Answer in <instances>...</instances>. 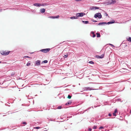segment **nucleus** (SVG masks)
Returning a JSON list of instances; mask_svg holds the SVG:
<instances>
[{"instance_id": "1", "label": "nucleus", "mask_w": 131, "mask_h": 131, "mask_svg": "<svg viewBox=\"0 0 131 131\" xmlns=\"http://www.w3.org/2000/svg\"><path fill=\"white\" fill-rule=\"evenodd\" d=\"M102 15L100 13H96L94 15V17L96 18H102Z\"/></svg>"}, {"instance_id": "2", "label": "nucleus", "mask_w": 131, "mask_h": 131, "mask_svg": "<svg viewBox=\"0 0 131 131\" xmlns=\"http://www.w3.org/2000/svg\"><path fill=\"white\" fill-rule=\"evenodd\" d=\"M98 89H93L90 87H85L83 88L82 90L83 91L91 90H96Z\"/></svg>"}, {"instance_id": "3", "label": "nucleus", "mask_w": 131, "mask_h": 131, "mask_svg": "<svg viewBox=\"0 0 131 131\" xmlns=\"http://www.w3.org/2000/svg\"><path fill=\"white\" fill-rule=\"evenodd\" d=\"M50 48H46L41 49L39 51H41L45 53H46L48 52L50 50Z\"/></svg>"}, {"instance_id": "4", "label": "nucleus", "mask_w": 131, "mask_h": 131, "mask_svg": "<svg viewBox=\"0 0 131 131\" xmlns=\"http://www.w3.org/2000/svg\"><path fill=\"white\" fill-rule=\"evenodd\" d=\"M85 15V14L84 13H77L76 14L78 18L79 17H81L83 16L84 15Z\"/></svg>"}, {"instance_id": "5", "label": "nucleus", "mask_w": 131, "mask_h": 131, "mask_svg": "<svg viewBox=\"0 0 131 131\" xmlns=\"http://www.w3.org/2000/svg\"><path fill=\"white\" fill-rule=\"evenodd\" d=\"M100 7L96 6H92L91 7V10H95L96 9H99Z\"/></svg>"}, {"instance_id": "6", "label": "nucleus", "mask_w": 131, "mask_h": 131, "mask_svg": "<svg viewBox=\"0 0 131 131\" xmlns=\"http://www.w3.org/2000/svg\"><path fill=\"white\" fill-rule=\"evenodd\" d=\"M104 54H102L101 56L97 55L95 56V57L97 58H103Z\"/></svg>"}, {"instance_id": "7", "label": "nucleus", "mask_w": 131, "mask_h": 131, "mask_svg": "<svg viewBox=\"0 0 131 131\" xmlns=\"http://www.w3.org/2000/svg\"><path fill=\"white\" fill-rule=\"evenodd\" d=\"M116 2V0H110L109 1V4H114Z\"/></svg>"}, {"instance_id": "8", "label": "nucleus", "mask_w": 131, "mask_h": 131, "mask_svg": "<svg viewBox=\"0 0 131 131\" xmlns=\"http://www.w3.org/2000/svg\"><path fill=\"white\" fill-rule=\"evenodd\" d=\"M10 52H6V51H4L1 54L3 55H7Z\"/></svg>"}, {"instance_id": "9", "label": "nucleus", "mask_w": 131, "mask_h": 131, "mask_svg": "<svg viewBox=\"0 0 131 131\" xmlns=\"http://www.w3.org/2000/svg\"><path fill=\"white\" fill-rule=\"evenodd\" d=\"M40 61L39 60L37 61L35 63V65L39 66L40 65Z\"/></svg>"}, {"instance_id": "10", "label": "nucleus", "mask_w": 131, "mask_h": 131, "mask_svg": "<svg viewBox=\"0 0 131 131\" xmlns=\"http://www.w3.org/2000/svg\"><path fill=\"white\" fill-rule=\"evenodd\" d=\"M33 5L34 6L39 7L41 6L40 4L39 3H34L33 4Z\"/></svg>"}, {"instance_id": "11", "label": "nucleus", "mask_w": 131, "mask_h": 131, "mask_svg": "<svg viewBox=\"0 0 131 131\" xmlns=\"http://www.w3.org/2000/svg\"><path fill=\"white\" fill-rule=\"evenodd\" d=\"M115 23V21L114 20H112V21H110L107 23V24L109 25L111 24L114 23Z\"/></svg>"}, {"instance_id": "12", "label": "nucleus", "mask_w": 131, "mask_h": 131, "mask_svg": "<svg viewBox=\"0 0 131 131\" xmlns=\"http://www.w3.org/2000/svg\"><path fill=\"white\" fill-rule=\"evenodd\" d=\"M117 112V110L116 109L115 110L114 112L113 113V115L114 116H116V113Z\"/></svg>"}, {"instance_id": "13", "label": "nucleus", "mask_w": 131, "mask_h": 131, "mask_svg": "<svg viewBox=\"0 0 131 131\" xmlns=\"http://www.w3.org/2000/svg\"><path fill=\"white\" fill-rule=\"evenodd\" d=\"M40 11L42 13H44L45 11V9L44 8H41L40 9Z\"/></svg>"}, {"instance_id": "14", "label": "nucleus", "mask_w": 131, "mask_h": 131, "mask_svg": "<svg viewBox=\"0 0 131 131\" xmlns=\"http://www.w3.org/2000/svg\"><path fill=\"white\" fill-rule=\"evenodd\" d=\"M106 24H107V23L106 22H102L99 23L98 24V25H102Z\"/></svg>"}, {"instance_id": "15", "label": "nucleus", "mask_w": 131, "mask_h": 131, "mask_svg": "<svg viewBox=\"0 0 131 131\" xmlns=\"http://www.w3.org/2000/svg\"><path fill=\"white\" fill-rule=\"evenodd\" d=\"M70 18L72 19H78L76 15V16H74L73 17H70Z\"/></svg>"}, {"instance_id": "16", "label": "nucleus", "mask_w": 131, "mask_h": 131, "mask_svg": "<svg viewBox=\"0 0 131 131\" xmlns=\"http://www.w3.org/2000/svg\"><path fill=\"white\" fill-rule=\"evenodd\" d=\"M72 103V102L71 101H69L67 102V103L66 104V105H67L68 104L69 105L71 104Z\"/></svg>"}, {"instance_id": "17", "label": "nucleus", "mask_w": 131, "mask_h": 131, "mask_svg": "<svg viewBox=\"0 0 131 131\" xmlns=\"http://www.w3.org/2000/svg\"><path fill=\"white\" fill-rule=\"evenodd\" d=\"M82 22L84 23L85 24H87L89 23V21H82Z\"/></svg>"}, {"instance_id": "18", "label": "nucleus", "mask_w": 131, "mask_h": 131, "mask_svg": "<svg viewBox=\"0 0 131 131\" xmlns=\"http://www.w3.org/2000/svg\"><path fill=\"white\" fill-rule=\"evenodd\" d=\"M97 35V37H100V35L99 33H96Z\"/></svg>"}, {"instance_id": "19", "label": "nucleus", "mask_w": 131, "mask_h": 131, "mask_svg": "<svg viewBox=\"0 0 131 131\" xmlns=\"http://www.w3.org/2000/svg\"><path fill=\"white\" fill-rule=\"evenodd\" d=\"M41 6H46L47 5V4L46 3L44 4H40Z\"/></svg>"}, {"instance_id": "20", "label": "nucleus", "mask_w": 131, "mask_h": 131, "mask_svg": "<svg viewBox=\"0 0 131 131\" xmlns=\"http://www.w3.org/2000/svg\"><path fill=\"white\" fill-rule=\"evenodd\" d=\"M127 40L130 42H131V37H129L128 39H127Z\"/></svg>"}, {"instance_id": "21", "label": "nucleus", "mask_w": 131, "mask_h": 131, "mask_svg": "<svg viewBox=\"0 0 131 131\" xmlns=\"http://www.w3.org/2000/svg\"><path fill=\"white\" fill-rule=\"evenodd\" d=\"M48 62V61L47 60H45L43 61L42 62V63H47Z\"/></svg>"}, {"instance_id": "22", "label": "nucleus", "mask_w": 131, "mask_h": 131, "mask_svg": "<svg viewBox=\"0 0 131 131\" xmlns=\"http://www.w3.org/2000/svg\"><path fill=\"white\" fill-rule=\"evenodd\" d=\"M40 127H34V128L35 129H38L40 128Z\"/></svg>"}, {"instance_id": "23", "label": "nucleus", "mask_w": 131, "mask_h": 131, "mask_svg": "<svg viewBox=\"0 0 131 131\" xmlns=\"http://www.w3.org/2000/svg\"><path fill=\"white\" fill-rule=\"evenodd\" d=\"M89 63L91 64H94V63L92 61H90L89 62Z\"/></svg>"}, {"instance_id": "24", "label": "nucleus", "mask_w": 131, "mask_h": 131, "mask_svg": "<svg viewBox=\"0 0 131 131\" xmlns=\"http://www.w3.org/2000/svg\"><path fill=\"white\" fill-rule=\"evenodd\" d=\"M97 126H96L95 125L93 127V129H96L97 128Z\"/></svg>"}, {"instance_id": "25", "label": "nucleus", "mask_w": 131, "mask_h": 131, "mask_svg": "<svg viewBox=\"0 0 131 131\" xmlns=\"http://www.w3.org/2000/svg\"><path fill=\"white\" fill-rule=\"evenodd\" d=\"M91 20L93 22H96L97 21H96V20H94V19H91Z\"/></svg>"}, {"instance_id": "26", "label": "nucleus", "mask_w": 131, "mask_h": 131, "mask_svg": "<svg viewBox=\"0 0 131 131\" xmlns=\"http://www.w3.org/2000/svg\"><path fill=\"white\" fill-rule=\"evenodd\" d=\"M91 36H92L94 38L95 37L96 35L94 34L92 35H91Z\"/></svg>"}, {"instance_id": "27", "label": "nucleus", "mask_w": 131, "mask_h": 131, "mask_svg": "<svg viewBox=\"0 0 131 131\" xmlns=\"http://www.w3.org/2000/svg\"><path fill=\"white\" fill-rule=\"evenodd\" d=\"M49 17L52 18H55V17L54 16H50Z\"/></svg>"}, {"instance_id": "28", "label": "nucleus", "mask_w": 131, "mask_h": 131, "mask_svg": "<svg viewBox=\"0 0 131 131\" xmlns=\"http://www.w3.org/2000/svg\"><path fill=\"white\" fill-rule=\"evenodd\" d=\"M72 96L70 95H68V98L69 99H70L71 98Z\"/></svg>"}, {"instance_id": "29", "label": "nucleus", "mask_w": 131, "mask_h": 131, "mask_svg": "<svg viewBox=\"0 0 131 131\" xmlns=\"http://www.w3.org/2000/svg\"><path fill=\"white\" fill-rule=\"evenodd\" d=\"M68 57V55L66 54V55H64V56H63V57L64 58H66Z\"/></svg>"}, {"instance_id": "30", "label": "nucleus", "mask_w": 131, "mask_h": 131, "mask_svg": "<svg viewBox=\"0 0 131 131\" xmlns=\"http://www.w3.org/2000/svg\"><path fill=\"white\" fill-rule=\"evenodd\" d=\"M116 100L117 101H121V100L120 99H117Z\"/></svg>"}, {"instance_id": "31", "label": "nucleus", "mask_w": 131, "mask_h": 131, "mask_svg": "<svg viewBox=\"0 0 131 131\" xmlns=\"http://www.w3.org/2000/svg\"><path fill=\"white\" fill-rule=\"evenodd\" d=\"M62 108L61 106H59L57 108L58 109H61Z\"/></svg>"}, {"instance_id": "32", "label": "nucleus", "mask_w": 131, "mask_h": 131, "mask_svg": "<svg viewBox=\"0 0 131 131\" xmlns=\"http://www.w3.org/2000/svg\"><path fill=\"white\" fill-rule=\"evenodd\" d=\"M59 15H58L57 16H55V18H58L59 17Z\"/></svg>"}, {"instance_id": "33", "label": "nucleus", "mask_w": 131, "mask_h": 131, "mask_svg": "<svg viewBox=\"0 0 131 131\" xmlns=\"http://www.w3.org/2000/svg\"><path fill=\"white\" fill-rule=\"evenodd\" d=\"M23 124H24L26 125L27 124V123L25 122H23Z\"/></svg>"}, {"instance_id": "34", "label": "nucleus", "mask_w": 131, "mask_h": 131, "mask_svg": "<svg viewBox=\"0 0 131 131\" xmlns=\"http://www.w3.org/2000/svg\"><path fill=\"white\" fill-rule=\"evenodd\" d=\"M103 127L102 126H100L99 128V129H102V128H103Z\"/></svg>"}, {"instance_id": "35", "label": "nucleus", "mask_w": 131, "mask_h": 131, "mask_svg": "<svg viewBox=\"0 0 131 131\" xmlns=\"http://www.w3.org/2000/svg\"><path fill=\"white\" fill-rule=\"evenodd\" d=\"M108 116H112V114L110 113H109L108 114Z\"/></svg>"}, {"instance_id": "36", "label": "nucleus", "mask_w": 131, "mask_h": 131, "mask_svg": "<svg viewBox=\"0 0 131 131\" xmlns=\"http://www.w3.org/2000/svg\"><path fill=\"white\" fill-rule=\"evenodd\" d=\"M92 130V129L91 128H90L88 129L89 131H91Z\"/></svg>"}, {"instance_id": "37", "label": "nucleus", "mask_w": 131, "mask_h": 131, "mask_svg": "<svg viewBox=\"0 0 131 131\" xmlns=\"http://www.w3.org/2000/svg\"><path fill=\"white\" fill-rule=\"evenodd\" d=\"M24 58H30V57L28 56H25L24 57Z\"/></svg>"}, {"instance_id": "38", "label": "nucleus", "mask_w": 131, "mask_h": 131, "mask_svg": "<svg viewBox=\"0 0 131 131\" xmlns=\"http://www.w3.org/2000/svg\"><path fill=\"white\" fill-rule=\"evenodd\" d=\"M91 34H92V35H93V34H94V32H93V31H92V32H91Z\"/></svg>"}, {"instance_id": "39", "label": "nucleus", "mask_w": 131, "mask_h": 131, "mask_svg": "<svg viewBox=\"0 0 131 131\" xmlns=\"http://www.w3.org/2000/svg\"><path fill=\"white\" fill-rule=\"evenodd\" d=\"M30 64V63H28L26 65H27V66H29V65Z\"/></svg>"}, {"instance_id": "40", "label": "nucleus", "mask_w": 131, "mask_h": 131, "mask_svg": "<svg viewBox=\"0 0 131 131\" xmlns=\"http://www.w3.org/2000/svg\"><path fill=\"white\" fill-rule=\"evenodd\" d=\"M110 45H111V46H112V47H114V45H113L112 44H109Z\"/></svg>"}, {"instance_id": "41", "label": "nucleus", "mask_w": 131, "mask_h": 131, "mask_svg": "<svg viewBox=\"0 0 131 131\" xmlns=\"http://www.w3.org/2000/svg\"><path fill=\"white\" fill-rule=\"evenodd\" d=\"M5 9H4L3 10H5ZM2 10H3V9H0V12H1L2 11Z\"/></svg>"}, {"instance_id": "42", "label": "nucleus", "mask_w": 131, "mask_h": 131, "mask_svg": "<svg viewBox=\"0 0 131 131\" xmlns=\"http://www.w3.org/2000/svg\"><path fill=\"white\" fill-rule=\"evenodd\" d=\"M76 1H81V0H75Z\"/></svg>"}, {"instance_id": "43", "label": "nucleus", "mask_w": 131, "mask_h": 131, "mask_svg": "<svg viewBox=\"0 0 131 131\" xmlns=\"http://www.w3.org/2000/svg\"><path fill=\"white\" fill-rule=\"evenodd\" d=\"M120 72H123V71H122V69H121L120 70Z\"/></svg>"}, {"instance_id": "44", "label": "nucleus", "mask_w": 131, "mask_h": 131, "mask_svg": "<svg viewBox=\"0 0 131 131\" xmlns=\"http://www.w3.org/2000/svg\"><path fill=\"white\" fill-rule=\"evenodd\" d=\"M94 107H97V106H94Z\"/></svg>"}, {"instance_id": "45", "label": "nucleus", "mask_w": 131, "mask_h": 131, "mask_svg": "<svg viewBox=\"0 0 131 131\" xmlns=\"http://www.w3.org/2000/svg\"><path fill=\"white\" fill-rule=\"evenodd\" d=\"M91 108V107H89V108H88V110H89V109H90Z\"/></svg>"}, {"instance_id": "46", "label": "nucleus", "mask_w": 131, "mask_h": 131, "mask_svg": "<svg viewBox=\"0 0 131 131\" xmlns=\"http://www.w3.org/2000/svg\"><path fill=\"white\" fill-rule=\"evenodd\" d=\"M57 46H58V45H57V46H55L54 47H53V48H55V47H56Z\"/></svg>"}, {"instance_id": "47", "label": "nucleus", "mask_w": 131, "mask_h": 131, "mask_svg": "<svg viewBox=\"0 0 131 131\" xmlns=\"http://www.w3.org/2000/svg\"><path fill=\"white\" fill-rule=\"evenodd\" d=\"M33 53H34V52H31V54H32Z\"/></svg>"}, {"instance_id": "48", "label": "nucleus", "mask_w": 131, "mask_h": 131, "mask_svg": "<svg viewBox=\"0 0 131 131\" xmlns=\"http://www.w3.org/2000/svg\"><path fill=\"white\" fill-rule=\"evenodd\" d=\"M70 118V117H67V118Z\"/></svg>"}, {"instance_id": "49", "label": "nucleus", "mask_w": 131, "mask_h": 131, "mask_svg": "<svg viewBox=\"0 0 131 131\" xmlns=\"http://www.w3.org/2000/svg\"><path fill=\"white\" fill-rule=\"evenodd\" d=\"M91 96H92V95H90V97H91Z\"/></svg>"}, {"instance_id": "50", "label": "nucleus", "mask_w": 131, "mask_h": 131, "mask_svg": "<svg viewBox=\"0 0 131 131\" xmlns=\"http://www.w3.org/2000/svg\"><path fill=\"white\" fill-rule=\"evenodd\" d=\"M54 88H57V87H55Z\"/></svg>"}, {"instance_id": "51", "label": "nucleus", "mask_w": 131, "mask_h": 131, "mask_svg": "<svg viewBox=\"0 0 131 131\" xmlns=\"http://www.w3.org/2000/svg\"><path fill=\"white\" fill-rule=\"evenodd\" d=\"M87 111V110H85V111H84V112H85V111Z\"/></svg>"}, {"instance_id": "52", "label": "nucleus", "mask_w": 131, "mask_h": 131, "mask_svg": "<svg viewBox=\"0 0 131 131\" xmlns=\"http://www.w3.org/2000/svg\"><path fill=\"white\" fill-rule=\"evenodd\" d=\"M130 113H131V110L130 111Z\"/></svg>"}, {"instance_id": "53", "label": "nucleus", "mask_w": 131, "mask_h": 131, "mask_svg": "<svg viewBox=\"0 0 131 131\" xmlns=\"http://www.w3.org/2000/svg\"><path fill=\"white\" fill-rule=\"evenodd\" d=\"M106 15L107 16L108 15L107 14H106Z\"/></svg>"}, {"instance_id": "54", "label": "nucleus", "mask_w": 131, "mask_h": 131, "mask_svg": "<svg viewBox=\"0 0 131 131\" xmlns=\"http://www.w3.org/2000/svg\"><path fill=\"white\" fill-rule=\"evenodd\" d=\"M60 48V47H58V48Z\"/></svg>"}, {"instance_id": "55", "label": "nucleus", "mask_w": 131, "mask_h": 131, "mask_svg": "<svg viewBox=\"0 0 131 131\" xmlns=\"http://www.w3.org/2000/svg\"><path fill=\"white\" fill-rule=\"evenodd\" d=\"M1 62L0 61V63H1Z\"/></svg>"}, {"instance_id": "56", "label": "nucleus", "mask_w": 131, "mask_h": 131, "mask_svg": "<svg viewBox=\"0 0 131 131\" xmlns=\"http://www.w3.org/2000/svg\"><path fill=\"white\" fill-rule=\"evenodd\" d=\"M61 43H60L59 44H59H60Z\"/></svg>"}, {"instance_id": "57", "label": "nucleus", "mask_w": 131, "mask_h": 131, "mask_svg": "<svg viewBox=\"0 0 131 131\" xmlns=\"http://www.w3.org/2000/svg\"><path fill=\"white\" fill-rule=\"evenodd\" d=\"M61 119H62V118H61Z\"/></svg>"}]
</instances>
